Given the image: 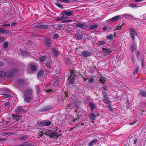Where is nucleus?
Listing matches in <instances>:
<instances>
[{
	"mask_svg": "<svg viewBox=\"0 0 146 146\" xmlns=\"http://www.w3.org/2000/svg\"><path fill=\"white\" fill-rule=\"evenodd\" d=\"M31 90L30 89L26 90L25 92L24 100L27 103H29L32 99L33 96Z\"/></svg>",
	"mask_w": 146,
	"mask_h": 146,
	"instance_id": "nucleus-1",
	"label": "nucleus"
},
{
	"mask_svg": "<svg viewBox=\"0 0 146 146\" xmlns=\"http://www.w3.org/2000/svg\"><path fill=\"white\" fill-rule=\"evenodd\" d=\"M70 75L68 78L70 84H73L74 83V80L75 79L74 78L75 72L74 70L72 68L70 71Z\"/></svg>",
	"mask_w": 146,
	"mask_h": 146,
	"instance_id": "nucleus-2",
	"label": "nucleus"
},
{
	"mask_svg": "<svg viewBox=\"0 0 146 146\" xmlns=\"http://www.w3.org/2000/svg\"><path fill=\"white\" fill-rule=\"evenodd\" d=\"M18 72V70L17 69L15 68H12L9 71L6 72V76L9 78H11Z\"/></svg>",
	"mask_w": 146,
	"mask_h": 146,
	"instance_id": "nucleus-3",
	"label": "nucleus"
},
{
	"mask_svg": "<svg viewBox=\"0 0 146 146\" xmlns=\"http://www.w3.org/2000/svg\"><path fill=\"white\" fill-rule=\"evenodd\" d=\"M76 26L77 27L82 29H85L88 27V24L86 23H82L81 22L76 23Z\"/></svg>",
	"mask_w": 146,
	"mask_h": 146,
	"instance_id": "nucleus-4",
	"label": "nucleus"
},
{
	"mask_svg": "<svg viewBox=\"0 0 146 146\" xmlns=\"http://www.w3.org/2000/svg\"><path fill=\"white\" fill-rule=\"evenodd\" d=\"M50 38L48 37H45L43 40L44 44L48 47H50L51 46Z\"/></svg>",
	"mask_w": 146,
	"mask_h": 146,
	"instance_id": "nucleus-5",
	"label": "nucleus"
},
{
	"mask_svg": "<svg viewBox=\"0 0 146 146\" xmlns=\"http://www.w3.org/2000/svg\"><path fill=\"white\" fill-rule=\"evenodd\" d=\"M130 35L131 38L134 40L135 38V36H137V35L136 31L134 29L132 28H129Z\"/></svg>",
	"mask_w": 146,
	"mask_h": 146,
	"instance_id": "nucleus-6",
	"label": "nucleus"
},
{
	"mask_svg": "<svg viewBox=\"0 0 146 146\" xmlns=\"http://www.w3.org/2000/svg\"><path fill=\"white\" fill-rule=\"evenodd\" d=\"M51 123L50 121H41L38 123V125L40 127L48 126L50 125Z\"/></svg>",
	"mask_w": 146,
	"mask_h": 146,
	"instance_id": "nucleus-7",
	"label": "nucleus"
},
{
	"mask_svg": "<svg viewBox=\"0 0 146 146\" xmlns=\"http://www.w3.org/2000/svg\"><path fill=\"white\" fill-rule=\"evenodd\" d=\"M57 133L56 131L54 132L51 131L49 136V137L50 139H57L60 135L58 134Z\"/></svg>",
	"mask_w": 146,
	"mask_h": 146,
	"instance_id": "nucleus-8",
	"label": "nucleus"
},
{
	"mask_svg": "<svg viewBox=\"0 0 146 146\" xmlns=\"http://www.w3.org/2000/svg\"><path fill=\"white\" fill-rule=\"evenodd\" d=\"M92 55L91 52L87 50H85L82 52L80 56L82 57H88Z\"/></svg>",
	"mask_w": 146,
	"mask_h": 146,
	"instance_id": "nucleus-9",
	"label": "nucleus"
},
{
	"mask_svg": "<svg viewBox=\"0 0 146 146\" xmlns=\"http://www.w3.org/2000/svg\"><path fill=\"white\" fill-rule=\"evenodd\" d=\"M68 11H64L62 12V15H66L68 16H70L72 15L74 13V11H73L69 10Z\"/></svg>",
	"mask_w": 146,
	"mask_h": 146,
	"instance_id": "nucleus-10",
	"label": "nucleus"
},
{
	"mask_svg": "<svg viewBox=\"0 0 146 146\" xmlns=\"http://www.w3.org/2000/svg\"><path fill=\"white\" fill-rule=\"evenodd\" d=\"M51 109V106L50 105H48L42 107L41 109L39 110V111L40 112H43L50 110Z\"/></svg>",
	"mask_w": 146,
	"mask_h": 146,
	"instance_id": "nucleus-11",
	"label": "nucleus"
},
{
	"mask_svg": "<svg viewBox=\"0 0 146 146\" xmlns=\"http://www.w3.org/2000/svg\"><path fill=\"white\" fill-rule=\"evenodd\" d=\"M16 111L19 113H26L27 111L24 110L23 108L20 106H18L16 107Z\"/></svg>",
	"mask_w": 146,
	"mask_h": 146,
	"instance_id": "nucleus-12",
	"label": "nucleus"
},
{
	"mask_svg": "<svg viewBox=\"0 0 146 146\" xmlns=\"http://www.w3.org/2000/svg\"><path fill=\"white\" fill-rule=\"evenodd\" d=\"M22 116V115H15V114L12 115V119L14 121H18L19 118L21 117Z\"/></svg>",
	"mask_w": 146,
	"mask_h": 146,
	"instance_id": "nucleus-13",
	"label": "nucleus"
},
{
	"mask_svg": "<svg viewBox=\"0 0 146 146\" xmlns=\"http://www.w3.org/2000/svg\"><path fill=\"white\" fill-rule=\"evenodd\" d=\"M36 27L37 28L46 30L47 29L48 27L47 25H37Z\"/></svg>",
	"mask_w": 146,
	"mask_h": 146,
	"instance_id": "nucleus-14",
	"label": "nucleus"
},
{
	"mask_svg": "<svg viewBox=\"0 0 146 146\" xmlns=\"http://www.w3.org/2000/svg\"><path fill=\"white\" fill-rule=\"evenodd\" d=\"M104 52L106 53V55H107L108 54H110L112 52L110 49H108L107 48L103 47L102 48Z\"/></svg>",
	"mask_w": 146,
	"mask_h": 146,
	"instance_id": "nucleus-15",
	"label": "nucleus"
},
{
	"mask_svg": "<svg viewBox=\"0 0 146 146\" xmlns=\"http://www.w3.org/2000/svg\"><path fill=\"white\" fill-rule=\"evenodd\" d=\"M98 141V140L97 139H94L90 141L88 145V146H93Z\"/></svg>",
	"mask_w": 146,
	"mask_h": 146,
	"instance_id": "nucleus-16",
	"label": "nucleus"
},
{
	"mask_svg": "<svg viewBox=\"0 0 146 146\" xmlns=\"http://www.w3.org/2000/svg\"><path fill=\"white\" fill-rule=\"evenodd\" d=\"M120 18V16L117 15L115 16L109 20V21L115 22Z\"/></svg>",
	"mask_w": 146,
	"mask_h": 146,
	"instance_id": "nucleus-17",
	"label": "nucleus"
},
{
	"mask_svg": "<svg viewBox=\"0 0 146 146\" xmlns=\"http://www.w3.org/2000/svg\"><path fill=\"white\" fill-rule=\"evenodd\" d=\"M139 95L141 96L142 98L143 97H146V91L141 90Z\"/></svg>",
	"mask_w": 146,
	"mask_h": 146,
	"instance_id": "nucleus-18",
	"label": "nucleus"
},
{
	"mask_svg": "<svg viewBox=\"0 0 146 146\" xmlns=\"http://www.w3.org/2000/svg\"><path fill=\"white\" fill-rule=\"evenodd\" d=\"M21 55L22 57H28L30 56L29 54L27 52L25 51H22Z\"/></svg>",
	"mask_w": 146,
	"mask_h": 146,
	"instance_id": "nucleus-19",
	"label": "nucleus"
},
{
	"mask_svg": "<svg viewBox=\"0 0 146 146\" xmlns=\"http://www.w3.org/2000/svg\"><path fill=\"white\" fill-rule=\"evenodd\" d=\"M51 51L52 53H53L54 55H55L56 57H57L58 56V53L54 48H52Z\"/></svg>",
	"mask_w": 146,
	"mask_h": 146,
	"instance_id": "nucleus-20",
	"label": "nucleus"
},
{
	"mask_svg": "<svg viewBox=\"0 0 146 146\" xmlns=\"http://www.w3.org/2000/svg\"><path fill=\"white\" fill-rule=\"evenodd\" d=\"M106 79V78L103 76H101L100 77V78L99 79V81L101 83L103 84L105 83V82Z\"/></svg>",
	"mask_w": 146,
	"mask_h": 146,
	"instance_id": "nucleus-21",
	"label": "nucleus"
},
{
	"mask_svg": "<svg viewBox=\"0 0 146 146\" xmlns=\"http://www.w3.org/2000/svg\"><path fill=\"white\" fill-rule=\"evenodd\" d=\"M103 100L104 103L107 104H109L110 102V98L108 97L103 98Z\"/></svg>",
	"mask_w": 146,
	"mask_h": 146,
	"instance_id": "nucleus-22",
	"label": "nucleus"
},
{
	"mask_svg": "<svg viewBox=\"0 0 146 146\" xmlns=\"http://www.w3.org/2000/svg\"><path fill=\"white\" fill-rule=\"evenodd\" d=\"M77 38L78 40H80L82 39L83 37V35L82 33H78L76 34Z\"/></svg>",
	"mask_w": 146,
	"mask_h": 146,
	"instance_id": "nucleus-23",
	"label": "nucleus"
},
{
	"mask_svg": "<svg viewBox=\"0 0 146 146\" xmlns=\"http://www.w3.org/2000/svg\"><path fill=\"white\" fill-rule=\"evenodd\" d=\"M44 71L40 70L38 71L37 74V75L38 77H42L43 75Z\"/></svg>",
	"mask_w": 146,
	"mask_h": 146,
	"instance_id": "nucleus-24",
	"label": "nucleus"
},
{
	"mask_svg": "<svg viewBox=\"0 0 146 146\" xmlns=\"http://www.w3.org/2000/svg\"><path fill=\"white\" fill-rule=\"evenodd\" d=\"M137 46L135 44H134L130 47V49L131 51L133 52L135 51L137 48Z\"/></svg>",
	"mask_w": 146,
	"mask_h": 146,
	"instance_id": "nucleus-25",
	"label": "nucleus"
},
{
	"mask_svg": "<svg viewBox=\"0 0 146 146\" xmlns=\"http://www.w3.org/2000/svg\"><path fill=\"white\" fill-rule=\"evenodd\" d=\"M28 136L26 135H25V136H23L22 137L20 138L19 139V140L21 141H24L27 140L28 139Z\"/></svg>",
	"mask_w": 146,
	"mask_h": 146,
	"instance_id": "nucleus-26",
	"label": "nucleus"
},
{
	"mask_svg": "<svg viewBox=\"0 0 146 146\" xmlns=\"http://www.w3.org/2000/svg\"><path fill=\"white\" fill-rule=\"evenodd\" d=\"M98 27V25H94L90 26L89 27V29L90 30H93L96 28Z\"/></svg>",
	"mask_w": 146,
	"mask_h": 146,
	"instance_id": "nucleus-27",
	"label": "nucleus"
},
{
	"mask_svg": "<svg viewBox=\"0 0 146 146\" xmlns=\"http://www.w3.org/2000/svg\"><path fill=\"white\" fill-rule=\"evenodd\" d=\"M25 81L22 79H20L17 80V83L19 85H22L24 84Z\"/></svg>",
	"mask_w": 146,
	"mask_h": 146,
	"instance_id": "nucleus-28",
	"label": "nucleus"
},
{
	"mask_svg": "<svg viewBox=\"0 0 146 146\" xmlns=\"http://www.w3.org/2000/svg\"><path fill=\"white\" fill-rule=\"evenodd\" d=\"M88 105L90 107L91 109L93 110L95 108V105L94 103L93 102H90V103H88Z\"/></svg>",
	"mask_w": 146,
	"mask_h": 146,
	"instance_id": "nucleus-29",
	"label": "nucleus"
},
{
	"mask_svg": "<svg viewBox=\"0 0 146 146\" xmlns=\"http://www.w3.org/2000/svg\"><path fill=\"white\" fill-rule=\"evenodd\" d=\"M46 58V56L41 55L39 57V60L41 62H44Z\"/></svg>",
	"mask_w": 146,
	"mask_h": 146,
	"instance_id": "nucleus-30",
	"label": "nucleus"
},
{
	"mask_svg": "<svg viewBox=\"0 0 146 146\" xmlns=\"http://www.w3.org/2000/svg\"><path fill=\"white\" fill-rule=\"evenodd\" d=\"M60 81L58 80H56L53 84V86L54 87H57L59 86Z\"/></svg>",
	"mask_w": 146,
	"mask_h": 146,
	"instance_id": "nucleus-31",
	"label": "nucleus"
},
{
	"mask_svg": "<svg viewBox=\"0 0 146 146\" xmlns=\"http://www.w3.org/2000/svg\"><path fill=\"white\" fill-rule=\"evenodd\" d=\"M108 40H109L110 41L112 40L113 39V35L112 34H110L107 36L106 37Z\"/></svg>",
	"mask_w": 146,
	"mask_h": 146,
	"instance_id": "nucleus-32",
	"label": "nucleus"
},
{
	"mask_svg": "<svg viewBox=\"0 0 146 146\" xmlns=\"http://www.w3.org/2000/svg\"><path fill=\"white\" fill-rule=\"evenodd\" d=\"M106 43V42L105 41H104L103 40H101L98 41L97 43V45L98 46H99L102 45H103L104 44H105Z\"/></svg>",
	"mask_w": 146,
	"mask_h": 146,
	"instance_id": "nucleus-33",
	"label": "nucleus"
},
{
	"mask_svg": "<svg viewBox=\"0 0 146 146\" xmlns=\"http://www.w3.org/2000/svg\"><path fill=\"white\" fill-rule=\"evenodd\" d=\"M57 1H59L61 2H64L66 4H70L71 3V1L69 0H56Z\"/></svg>",
	"mask_w": 146,
	"mask_h": 146,
	"instance_id": "nucleus-34",
	"label": "nucleus"
},
{
	"mask_svg": "<svg viewBox=\"0 0 146 146\" xmlns=\"http://www.w3.org/2000/svg\"><path fill=\"white\" fill-rule=\"evenodd\" d=\"M72 107L71 105H69L67 106L66 107V111L68 112H69L70 111V110L72 108Z\"/></svg>",
	"mask_w": 146,
	"mask_h": 146,
	"instance_id": "nucleus-35",
	"label": "nucleus"
},
{
	"mask_svg": "<svg viewBox=\"0 0 146 146\" xmlns=\"http://www.w3.org/2000/svg\"><path fill=\"white\" fill-rule=\"evenodd\" d=\"M123 17H125V18H131L133 17L132 16L128 14L125 13L123 15Z\"/></svg>",
	"mask_w": 146,
	"mask_h": 146,
	"instance_id": "nucleus-36",
	"label": "nucleus"
},
{
	"mask_svg": "<svg viewBox=\"0 0 146 146\" xmlns=\"http://www.w3.org/2000/svg\"><path fill=\"white\" fill-rule=\"evenodd\" d=\"M90 117L91 119L92 120H94L96 117V115L95 114L92 113L90 114Z\"/></svg>",
	"mask_w": 146,
	"mask_h": 146,
	"instance_id": "nucleus-37",
	"label": "nucleus"
},
{
	"mask_svg": "<svg viewBox=\"0 0 146 146\" xmlns=\"http://www.w3.org/2000/svg\"><path fill=\"white\" fill-rule=\"evenodd\" d=\"M26 146H35L33 143H32L30 142H26Z\"/></svg>",
	"mask_w": 146,
	"mask_h": 146,
	"instance_id": "nucleus-38",
	"label": "nucleus"
},
{
	"mask_svg": "<svg viewBox=\"0 0 146 146\" xmlns=\"http://www.w3.org/2000/svg\"><path fill=\"white\" fill-rule=\"evenodd\" d=\"M54 3L58 7L61 8V9H63L64 8V7L61 4H59L58 2H55Z\"/></svg>",
	"mask_w": 146,
	"mask_h": 146,
	"instance_id": "nucleus-39",
	"label": "nucleus"
},
{
	"mask_svg": "<svg viewBox=\"0 0 146 146\" xmlns=\"http://www.w3.org/2000/svg\"><path fill=\"white\" fill-rule=\"evenodd\" d=\"M30 67L33 71H34L36 70V66L34 65H30Z\"/></svg>",
	"mask_w": 146,
	"mask_h": 146,
	"instance_id": "nucleus-40",
	"label": "nucleus"
},
{
	"mask_svg": "<svg viewBox=\"0 0 146 146\" xmlns=\"http://www.w3.org/2000/svg\"><path fill=\"white\" fill-rule=\"evenodd\" d=\"M91 99L89 97H87L86 98L85 100V102L88 104V103H90V102L91 100Z\"/></svg>",
	"mask_w": 146,
	"mask_h": 146,
	"instance_id": "nucleus-41",
	"label": "nucleus"
},
{
	"mask_svg": "<svg viewBox=\"0 0 146 146\" xmlns=\"http://www.w3.org/2000/svg\"><path fill=\"white\" fill-rule=\"evenodd\" d=\"M78 117H75L74 116V118L73 120V122L74 123H75L79 121V117L78 116Z\"/></svg>",
	"mask_w": 146,
	"mask_h": 146,
	"instance_id": "nucleus-42",
	"label": "nucleus"
},
{
	"mask_svg": "<svg viewBox=\"0 0 146 146\" xmlns=\"http://www.w3.org/2000/svg\"><path fill=\"white\" fill-rule=\"evenodd\" d=\"M4 98H7L11 97V96L9 94L3 93L2 94Z\"/></svg>",
	"mask_w": 146,
	"mask_h": 146,
	"instance_id": "nucleus-43",
	"label": "nucleus"
},
{
	"mask_svg": "<svg viewBox=\"0 0 146 146\" xmlns=\"http://www.w3.org/2000/svg\"><path fill=\"white\" fill-rule=\"evenodd\" d=\"M5 76H6V73L3 71H0V77H4Z\"/></svg>",
	"mask_w": 146,
	"mask_h": 146,
	"instance_id": "nucleus-44",
	"label": "nucleus"
},
{
	"mask_svg": "<svg viewBox=\"0 0 146 146\" xmlns=\"http://www.w3.org/2000/svg\"><path fill=\"white\" fill-rule=\"evenodd\" d=\"M94 81V79L92 77L89 79L88 82L90 84H92L93 83Z\"/></svg>",
	"mask_w": 146,
	"mask_h": 146,
	"instance_id": "nucleus-45",
	"label": "nucleus"
},
{
	"mask_svg": "<svg viewBox=\"0 0 146 146\" xmlns=\"http://www.w3.org/2000/svg\"><path fill=\"white\" fill-rule=\"evenodd\" d=\"M123 25V24L119 26H116L115 28V30H120L121 29Z\"/></svg>",
	"mask_w": 146,
	"mask_h": 146,
	"instance_id": "nucleus-46",
	"label": "nucleus"
},
{
	"mask_svg": "<svg viewBox=\"0 0 146 146\" xmlns=\"http://www.w3.org/2000/svg\"><path fill=\"white\" fill-rule=\"evenodd\" d=\"M140 70V66H138L136 69L135 70V71L133 72V74L134 75L136 74Z\"/></svg>",
	"mask_w": 146,
	"mask_h": 146,
	"instance_id": "nucleus-47",
	"label": "nucleus"
},
{
	"mask_svg": "<svg viewBox=\"0 0 146 146\" xmlns=\"http://www.w3.org/2000/svg\"><path fill=\"white\" fill-rule=\"evenodd\" d=\"M44 131H45L48 136H49L51 131L49 129H45L43 130Z\"/></svg>",
	"mask_w": 146,
	"mask_h": 146,
	"instance_id": "nucleus-48",
	"label": "nucleus"
},
{
	"mask_svg": "<svg viewBox=\"0 0 146 146\" xmlns=\"http://www.w3.org/2000/svg\"><path fill=\"white\" fill-rule=\"evenodd\" d=\"M102 93L103 96V98L108 97V94L106 92H102Z\"/></svg>",
	"mask_w": 146,
	"mask_h": 146,
	"instance_id": "nucleus-49",
	"label": "nucleus"
},
{
	"mask_svg": "<svg viewBox=\"0 0 146 146\" xmlns=\"http://www.w3.org/2000/svg\"><path fill=\"white\" fill-rule=\"evenodd\" d=\"M68 92L66 91H65L64 92V97L65 98V100L67 98H68Z\"/></svg>",
	"mask_w": 146,
	"mask_h": 146,
	"instance_id": "nucleus-50",
	"label": "nucleus"
},
{
	"mask_svg": "<svg viewBox=\"0 0 146 146\" xmlns=\"http://www.w3.org/2000/svg\"><path fill=\"white\" fill-rule=\"evenodd\" d=\"M8 42H5L4 43L3 45V47L5 48H7L8 47Z\"/></svg>",
	"mask_w": 146,
	"mask_h": 146,
	"instance_id": "nucleus-51",
	"label": "nucleus"
},
{
	"mask_svg": "<svg viewBox=\"0 0 146 146\" xmlns=\"http://www.w3.org/2000/svg\"><path fill=\"white\" fill-rule=\"evenodd\" d=\"M59 36L58 34L57 33L54 34L52 36L53 39H56Z\"/></svg>",
	"mask_w": 146,
	"mask_h": 146,
	"instance_id": "nucleus-52",
	"label": "nucleus"
},
{
	"mask_svg": "<svg viewBox=\"0 0 146 146\" xmlns=\"http://www.w3.org/2000/svg\"><path fill=\"white\" fill-rule=\"evenodd\" d=\"M129 7L132 8L137 7V5L134 3H131L130 4Z\"/></svg>",
	"mask_w": 146,
	"mask_h": 146,
	"instance_id": "nucleus-53",
	"label": "nucleus"
},
{
	"mask_svg": "<svg viewBox=\"0 0 146 146\" xmlns=\"http://www.w3.org/2000/svg\"><path fill=\"white\" fill-rule=\"evenodd\" d=\"M56 29L62 28L63 27V25H62L58 24L56 25Z\"/></svg>",
	"mask_w": 146,
	"mask_h": 146,
	"instance_id": "nucleus-54",
	"label": "nucleus"
},
{
	"mask_svg": "<svg viewBox=\"0 0 146 146\" xmlns=\"http://www.w3.org/2000/svg\"><path fill=\"white\" fill-rule=\"evenodd\" d=\"M43 131H41L39 132V137L38 138V139L42 137L44 133H43Z\"/></svg>",
	"mask_w": 146,
	"mask_h": 146,
	"instance_id": "nucleus-55",
	"label": "nucleus"
},
{
	"mask_svg": "<svg viewBox=\"0 0 146 146\" xmlns=\"http://www.w3.org/2000/svg\"><path fill=\"white\" fill-rule=\"evenodd\" d=\"M45 65L46 66L47 68H48L49 69H50L51 68V67L50 65L48 62H47L45 64Z\"/></svg>",
	"mask_w": 146,
	"mask_h": 146,
	"instance_id": "nucleus-56",
	"label": "nucleus"
},
{
	"mask_svg": "<svg viewBox=\"0 0 146 146\" xmlns=\"http://www.w3.org/2000/svg\"><path fill=\"white\" fill-rule=\"evenodd\" d=\"M72 20L71 19H68L67 20H64L62 21V23H64L67 22H70L72 21Z\"/></svg>",
	"mask_w": 146,
	"mask_h": 146,
	"instance_id": "nucleus-57",
	"label": "nucleus"
},
{
	"mask_svg": "<svg viewBox=\"0 0 146 146\" xmlns=\"http://www.w3.org/2000/svg\"><path fill=\"white\" fill-rule=\"evenodd\" d=\"M10 32V31L8 30H3V34H8Z\"/></svg>",
	"mask_w": 146,
	"mask_h": 146,
	"instance_id": "nucleus-58",
	"label": "nucleus"
},
{
	"mask_svg": "<svg viewBox=\"0 0 146 146\" xmlns=\"http://www.w3.org/2000/svg\"><path fill=\"white\" fill-rule=\"evenodd\" d=\"M17 25L16 22H13L11 24V26L12 27H15Z\"/></svg>",
	"mask_w": 146,
	"mask_h": 146,
	"instance_id": "nucleus-59",
	"label": "nucleus"
},
{
	"mask_svg": "<svg viewBox=\"0 0 146 146\" xmlns=\"http://www.w3.org/2000/svg\"><path fill=\"white\" fill-rule=\"evenodd\" d=\"M10 103L8 102H6L4 103V105L5 107H9Z\"/></svg>",
	"mask_w": 146,
	"mask_h": 146,
	"instance_id": "nucleus-60",
	"label": "nucleus"
},
{
	"mask_svg": "<svg viewBox=\"0 0 146 146\" xmlns=\"http://www.w3.org/2000/svg\"><path fill=\"white\" fill-rule=\"evenodd\" d=\"M10 24H3L2 25V26L3 27H5L6 26H8L9 27H10Z\"/></svg>",
	"mask_w": 146,
	"mask_h": 146,
	"instance_id": "nucleus-61",
	"label": "nucleus"
},
{
	"mask_svg": "<svg viewBox=\"0 0 146 146\" xmlns=\"http://www.w3.org/2000/svg\"><path fill=\"white\" fill-rule=\"evenodd\" d=\"M63 20V19L62 17L61 16V17H58L56 19V21H58L61 20Z\"/></svg>",
	"mask_w": 146,
	"mask_h": 146,
	"instance_id": "nucleus-62",
	"label": "nucleus"
},
{
	"mask_svg": "<svg viewBox=\"0 0 146 146\" xmlns=\"http://www.w3.org/2000/svg\"><path fill=\"white\" fill-rule=\"evenodd\" d=\"M4 62L3 61H0V67H2L3 65H4Z\"/></svg>",
	"mask_w": 146,
	"mask_h": 146,
	"instance_id": "nucleus-63",
	"label": "nucleus"
},
{
	"mask_svg": "<svg viewBox=\"0 0 146 146\" xmlns=\"http://www.w3.org/2000/svg\"><path fill=\"white\" fill-rule=\"evenodd\" d=\"M16 146H26L25 142H24L21 144L16 145Z\"/></svg>",
	"mask_w": 146,
	"mask_h": 146,
	"instance_id": "nucleus-64",
	"label": "nucleus"
}]
</instances>
